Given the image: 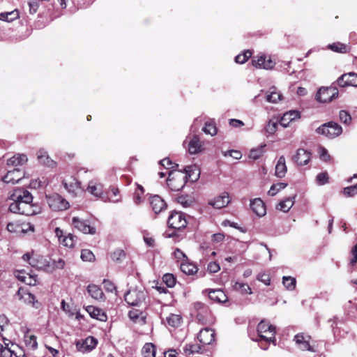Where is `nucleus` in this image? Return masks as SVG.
I'll list each match as a JSON object with an SVG mask.
<instances>
[{
    "mask_svg": "<svg viewBox=\"0 0 357 357\" xmlns=\"http://www.w3.org/2000/svg\"><path fill=\"white\" fill-rule=\"evenodd\" d=\"M125 252L122 250H116L111 255V257L114 261H119L124 258Z\"/></svg>",
    "mask_w": 357,
    "mask_h": 357,
    "instance_id": "obj_56",
    "label": "nucleus"
},
{
    "mask_svg": "<svg viewBox=\"0 0 357 357\" xmlns=\"http://www.w3.org/2000/svg\"><path fill=\"white\" fill-rule=\"evenodd\" d=\"M275 327L263 319L257 326L259 339H257L256 341L261 342L264 340L275 344Z\"/></svg>",
    "mask_w": 357,
    "mask_h": 357,
    "instance_id": "obj_2",
    "label": "nucleus"
},
{
    "mask_svg": "<svg viewBox=\"0 0 357 357\" xmlns=\"http://www.w3.org/2000/svg\"><path fill=\"white\" fill-rule=\"evenodd\" d=\"M167 180V185L173 191L181 190L187 182V176H184L182 172L169 171Z\"/></svg>",
    "mask_w": 357,
    "mask_h": 357,
    "instance_id": "obj_3",
    "label": "nucleus"
},
{
    "mask_svg": "<svg viewBox=\"0 0 357 357\" xmlns=\"http://www.w3.org/2000/svg\"><path fill=\"white\" fill-rule=\"evenodd\" d=\"M24 176L20 169H14L8 171L7 174L2 178V181L6 183L15 184L19 182Z\"/></svg>",
    "mask_w": 357,
    "mask_h": 357,
    "instance_id": "obj_16",
    "label": "nucleus"
},
{
    "mask_svg": "<svg viewBox=\"0 0 357 357\" xmlns=\"http://www.w3.org/2000/svg\"><path fill=\"white\" fill-rule=\"evenodd\" d=\"M257 279L265 284L266 285H269L271 282V278L269 275L266 273H260L257 276Z\"/></svg>",
    "mask_w": 357,
    "mask_h": 357,
    "instance_id": "obj_62",
    "label": "nucleus"
},
{
    "mask_svg": "<svg viewBox=\"0 0 357 357\" xmlns=\"http://www.w3.org/2000/svg\"><path fill=\"white\" fill-rule=\"evenodd\" d=\"M202 151V144L198 136L194 135L188 144V151L190 154H196Z\"/></svg>",
    "mask_w": 357,
    "mask_h": 357,
    "instance_id": "obj_27",
    "label": "nucleus"
},
{
    "mask_svg": "<svg viewBox=\"0 0 357 357\" xmlns=\"http://www.w3.org/2000/svg\"><path fill=\"white\" fill-rule=\"evenodd\" d=\"M146 292L138 289H132L128 291L124 296L126 302L132 306L141 305L145 300Z\"/></svg>",
    "mask_w": 357,
    "mask_h": 357,
    "instance_id": "obj_5",
    "label": "nucleus"
},
{
    "mask_svg": "<svg viewBox=\"0 0 357 357\" xmlns=\"http://www.w3.org/2000/svg\"><path fill=\"white\" fill-rule=\"evenodd\" d=\"M311 337L304 333H298L294 336V340L298 347L302 351H310L314 352L313 347L310 345V340Z\"/></svg>",
    "mask_w": 357,
    "mask_h": 357,
    "instance_id": "obj_10",
    "label": "nucleus"
},
{
    "mask_svg": "<svg viewBox=\"0 0 357 357\" xmlns=\"http://www.w3.org/2000/svg\"><path fill=\"white\" fill-rule=\"evenodd\" d=\"M294 197L287 198L282 201H281L276 206V208L280 211L287 213L288 212L291 207L294 206Z\"/></svg>",
    "mask_w": 357,
    "mask_h": 357,
    "instance_id": "obj_31",
    "label": "nucleus"
},
{
    "mask_svg": "<svg viewBox=\"0 0 357 357\" xmlns=\"http://www.w3.org/2000/svg\"><path fill=\"white\" fill-rule=\"evenodd\" d=\"M178 203L181 204L183 207L190 206L191 201L188 199L186 197L181 196L177 198Z\"/></svg>",
    "mask_w": 357,
    "mask_h": 357,
    "instance_id": "obj_63",
    "label": "nucleus"
},
{
    "mask_svg": "<svg viewBox=\"0 0 357 357\" xmlns=\"http://www.w3.org/2000/svg\"><path fill=\"white\" fill-rule=\"evenodd\" d=\"M187 223L185 215L181 212H172L167 220L168 226L176 230L185 228Z\"/></svg>",
    "mask_w": 357,
    "mask_h": 357,
    "instance_id": "obj_7",
    "label": "nucleus"
},
{
    "mask_svg": "<svg viewBox=\"0 0 357 357\" xmlns=\"http://www.w3.org/2000/svg\"><path fill=\"white\" fill-rule=\"evenodd\" d=\"M310 153L303 149H298L294 156V160L298 165H305L310 160Z\"/></svg>",
    "mask_w": 357,
    "mask_h": 357,
    "instance_id": "obj_20",
    "label": "nucleus"
},
{
    "mask_svg": "<svg viewBox=\"0 0 357 357\" xmlns=\"http://www.w3.org/2000/svg\"><path fill=\"white\" fill-rule=\"evenodd\" d=\"M27 161V157L24 154H17L9 158L7 165L9 166L21 165Z\"/></svg>",
    "mask_w": 357,
    "mask_h": 357,
    "instance_id": "obj_32",
    "label": "nucleus"
},
{
    "mask_svg": "<svg viewBox=\"0 0 357 357\" xmlns=\"http://www.w3.org/2000/svg\"><path fill=\"white\" fill-rule=\"evenodd\" d=\"M18 298L24 303L31 305L34 308L38 309L40 303L36 300L35 296L30 292L26 291L22 288H20L16 294Z\"/></svg>",
    "mask_w": 357,
    "mask_h": 357,
    "instance_id": "obj_11",
    "label": "nucleus"
},
{
    "mask_svg": "<svg viewBox=\"0 0 357 357\" xmlns=\"http://www.w3.org/2000/svg\"><path fill=\"white\" fill-rule=\"evenodd\" d=\"M180 268L181 271L186 275H194L198 270L195 264L188 261H182Z\"/></svg>",
    "mask_w": 357,
    "mask_h": 357,
    "instance_id": "obj_33",
    "label": "nucleus"
},
{
    "mask_svg": "<svg viewBox=\"0 0 357 357\" xmlns=\"http://www.w3.org/2000/svg\"><path fill=\"white\" fill-rule=\"evenodd\" d=\"M287 172V166L285 158L283 155L280 156L275 166V175L279 178L284 176Z\"/></svg>",
    "mask_w": 357,
    "mask_h": 357,
    "instance_id": "obj_30",
    "label": "nucleus"
},
{
    "mask_svg": "<svg viewBox=\"0 0 357 357\" xmlns=\"http://www.w3.org/2000/svg\"><path fill=\"white\" fill-rule=\"evenodd\" d=\"M144 193V189L142 186L138 185H137V190L135 191L134 195V202L135 204H139L142 202V197L141 196Z\"/></svg>",
    "mask_w": 357,
    "mask_h": 357,
    "instance_id": "obj_52",
    "label": "nucleus"
},
{
    "mask_svg": "<svg viewBox=\"0 0 357 357\" xmlns=\"http://www.w3.org/2000/svg\"><path fill=\"white\" fill-rule=\"evenodd\" d=\"M343 193L347 197H353L356 195L357 194V183L356 185L344 188Z\"/></svg>",
    "mask_w": 357,
    "mask_h": 357,
    "instance_id": "obj_48",
    "label": "nucleus"
},
{
    "mask_svg": "<svg viewBox=\"0 0 357 357\" xmlns=\"http://www.w3.org/2000/svg\"><path fill=\"white\" fill-rule=\"evenodd\" d=\"M24 261H27L31 266L38 268L36 259L30 253H26L22 256Z\"/></svg>",
    "mask_w": 357,
    "mask_h": 357,
    "instance_id": "obj_53",
    "label": "nucleus"
},
{
    "mask_svg": "<svg viewBox=\"0 0 357 357\" xmlns=\"http://www.w3.org/2000/svg\"><path fill=\"white\" fill-rule=\"evenodd\" d=\"M185 175L187 176V180H190L192 182L197 181L200 175V171L197 166L196 165H190L187 166L185 169Z\"/></svg>",
    "mask_w": 357,
    "mask_h": 357,
    "instance_id": "obj_25",
    "label": "nucleus"
},
{
    "mask_svg": "<svg viewBox=\"0 0 357 357\" xmlns=\"http://www.w3.org/2000/svg\"><path fill=\"white\" fill-rule=\"evenodd\" d=\"M281 98L282 94L275 86H273L269 89V93L266 96V100L269 102L276 103L281 100Z\"/></svg>",
    "mask_w": 357,
    "mask_h": 357,
    "instance_id": "obj_35",
    "label": "nucleus"
},
{
    "mask_svg": "<svg viewBox=\"0 0 357 357\" xmlns=\"http://www.w3.org/2000/svg\"><path fill=\"white\" fill-rule=\"evenodd\" d=\"M72 225L74 228L84 234H94L96 232V228L93 226H91L87 220H83L78 217L73 218Z\"/></svg>",
    "mask_w": 357,
    "mask_h": 357,
    "instance_id": "obj_9",
    "label": "nucleus"
},
{
    "mask_svg": "<svg viewBox=\"0 0 357 357\" xmlns=\"http://www.w3.org/2000/svg\"><path fill=\"white\" fill-rule=\"evenodd\" d=\"M328 175L326 172H321L317 174L316 181L320 185H324L328 183Z\"/></svg>",
    "mask_w": 357,
    "mask_h": 357,
    "instance_id": "obj_49",
    "label": "nucleus"
},
{
    "mask_svg": "<svg viewBox=\"0 0 357 357\" xmlns=\"http://www.w3.org/2000/svg\"><path fill=\"white\" fill-rule=\"evenodd\" d=\"M287 185V183L282 182L275 183L271 185L268 193L270 196H275L280 190L285 188Z\"/></svg>",
    "mask_w": 357,
    "mask_h": 357,
    "instance_id": "obj_44",
    "label": "nucleus"
},
{
    "mask_svg": "<svg viewBox=\"0 0 357 357\" xmlns=\"http://www.w3.org/2000/svg\"><path fill=\"white\" fill-rule=\"evenodd\" d=\"M55 234L58 237L60 243L66 247L73 248L77 241V237L71 234L67 236L64 235V232L59 227L55 229Z\"/></svg>",
    "mask_w": 357,
    "mask_h": 357,
    "instance_id": "obj_14",
    "label": "nucleus"
},
{
    "mask_svg": "<svg viewBox=\"0 0 357 357\" xmlns=\"http://www.w3.org/2000/svg\"><path fill=\"white\" fill-rule=\"evenodd\" d=\"M97 340L93 337L89 336L84 340L77 341L76 348L77 351L82 353H87L93 350L97 345Z\"/></svg>",
    "mask_w": 357,
    "mask_h": 357,
    "instance_id": "obj_12",
    "label": "nucleus"
},
{
    "mask_svg": "<svg viewBox=\"0 0 357 357\" xmlns=\"http://www.w3.org/2000/svg\"><path fill=\"white\" fill-rule=\"evenodd\" d=\"M296 279L290 276H284L282 278V283L288 290H294L296 287Z\"/></svg>",
    "mask_w": 357,
    "mask_h": 357,
    "instance_id": "obj_43",
    "label": "nucleus"
},
{
    "mask_svg": "<svg viewBox=\"0 0 357 357\" xmlns=\"http://www.w3.org/2000/svg\"><path fill=\"white\" fill-rule=\"evenodd\" d=\"M202 130L205 134L210 135L211 136L215 135L218 131L215 123L213 121L206 122Z\"/></svg>",
    "mask_w": 357,
    "mask_h": 357,
    "instance_id": "obj_39",
    "label": "nucleus"
},
{
    "mask_svg": "<svg viewBox=\"0 0 357 357\" xmlns=\"http://www.w3.org/2000/svg\"><path fill=\"white\" fill-rule=\"evenodd\" d=\"M317 133L322 135L328 138L333 139L340 135L342 132V127L335 122L330 121L324 123L317 128Z\"/></svg>",
    "mask_w": 357,
    "mask_h": 357,
    "instance_id": "obj_4",
    "label": "nucleus"
},
{
    "mask_svg": "<svg viewBox=\"0 0 357 357\" xmlns=\"http://www.w3.org/2000/svg\"><path fill=\"white\" fill-rule=\"evenodd\" d=\"M252 63L255 67L266 70L272 69L275 65V63L271 59H266L264 56L254 57Z\"/></svg>",
    "mask_w": 357,
    "mask_h": 357,
    "instance_id": "obj_17",
    "label": "nucleus"
},
{
    "mask_svg": "<svg viewBox=\"0 0 357 357\" xmlns=\"http://www.w3.org/2000/svg\"><path fill=\"white\" fill-rule=\"evenodd\" d=\"M319 153L321 160H323L324 162H328L331 160V155H329L328 151L325 148H319Z\"/></svg>",
    "mask_w": 357,
    "mask_h": 357,
    "instance_id": "obj_54",
    "label": "nucleus"
},
{
    "mask_svg": "<svg viewBox=\"0 0 357 357\" xmlns=\"http://www.w3.org/2000/svg\"><path fill=\"white\" fill-rule=\"evenodd\" d=\"M81 259L85 261H93L95 260V256L90 250L84 249L81 252Z\"/></svg>",
    "mask_w": 357,
    "mask_h": 357,
    "instance_id": "obj_46",
    "label": "nucleus"
},
{
    "mask_svg": "<svg viewBox=\"0 0 357 357\" xmlns=\"http://www.w3.org/2000/svg\"><path fill=\"white\" fill-rule=\"evenodd\" d=\"M87 291L89 294L96 300H102L104 298V294L100 287L96 284H89L87 287Z\"/></svg>",
    "mask_w": 357,
    "mask_h": 357,
    "instance_id": "obj_29",
    "label": "nucleus"
},
{
    "mask_svg": "<svg viewBox=\"0 0 357 357\" xmlns=\"http://www.w3.org/2000/svg\"><path fill=\"white\" fill-rule=\"evenodd\" d=\"M229 195L228 192H223L221 195L215 197L209 202L215 208H222L227 206L230 203Z\"/></svg>",
    "mask_w": 357,
    "mask_h": 357,
    "instance_id": "obj_19",
    "label": "nucleus"
},
{
    "mask_svg": "<svg viewBox=\"0 0 357 357\" xmlns=\"http://www.w3.org/2000/svg\"><path fill=\"white\" fill-rule=\"evenodd\" d=\"M37 159L40 164L47 167H54L56 165V162L50 158L47 152L44 149H40L37 152Z\"/></svg>",
    "mask_w": 357,
    "mask_h": 357,
    "instance_id": "obj_24",
    "label": "nucleus"
},
{
    "mask_svg": "<svg viewBox=\"0 0 357 357\" xmlns=\"http://www.w3.org/2000/svg\"><path fill=\"white\" fill-rule=\"evenodd\" d=\"M338 96V91L335 87H321L316 95V100L320 102H329Z\"/></svg>",
    "mask_w": 357,
    "mask_h": 357,
    "instance_id": "obj_8",
    "label": "nucleus"
},
{
    "mask_svg": "<svg viewBox=\"0 0 357 357\" xmlns=\"http://www.w3.org/2000/svg\"><path fill=\"white\" fill-rule=\"evenodd\" d=\"M46 199L50 208L54 211H63L69 207V203L59 194L46 195Z\"/></svg>",
    "mask_w": 357,
    "mask_h": 357,
    "instance_id": "obj_6",
    "label": "nucleus"
},
{
    "mask_svg": "<svg viewBox=\"0 0 357 357\" xmlns=\"http://www.w3.org/2000/svg\"><path fill=\"white\" fill-rule=\"evenodd\" d=\"M208 297L211 300L217 303H225L227 300L226 294L221 289L208 290Z\"/></svg>",
    "mask_w": 357,
    "mask_h": 357,
    "instance_id": "obj_26",
    "label": "nucleus"
},
{
    "mask_svg": "<svg viewBox=\"0 0 357 357\" xmlns=\"http://www.w3.org/2000/svg\"><path fill=\"white\" fill-rule=\"evenodd\" d=\"M339 118L341 122L344 124H349L351 121V115L344 110H341L339 113Z\"/></svg>",
    "mask_w": 357,
    "mask_h": 357,
    "instance_id": "obj_50",
    "label": "nucleus"
},
{
    "mask_svg": "<svg viewBox=\"0 0 357 357\" xmlns=\"http://www.w3.org/2000/svg\"><path fill=\"white\" fill-rule=\"evenodd\" d=\"M9 199L13 201L9 206V211L12 213L33 215L40 212V207L33 204L32 195L25 189H15Z\"/></svg>",
    "mask_w": 357,
    "mask_h": 357,
    "instance_id": "obj_1",
    "label": "nucleus"
},
{
    "mask_svg": "<svg viewBox=\"0 0 357 357\" xmlns=\"http://www.w3.org/2000/svg\"><path fill=\"white\" fill-rule=\"evenodd\" d=\"M103 284L104 288L109 292H113L116 289L114 284L108 280H104Z\"/></svg>",
    "mask_w": 357,
    "mask_h": 357,
    "instance_id": "obj_61",
    "label": "nucleus"
},
{
    "mask_svg": "<svg viewBox=\"0 0 357 357\" xmlns=\"http://www.w3.org/2000/svg\"><path fill=\"white\" fill-rule=\"evenodd\" d=\"M220 265L215 261L210 262L207 266V270L210 273H212L218 272L220 271Z\"/></svg>",
    "mask_w": 357,
    "mask_h": 357,
    "instance_id": "obj_60",
    "label": "nucleus"
},
{
    "mask_svg": "<svg viewBox=\"0 0 357 357\" xmlns=\"http://www.w3.org/2000/svg\"><path fill=\"white\" fill-rule=\"evenodd\" d=\"M19 17V12L17 10H14L10 12H4L0 13V20L8 22H13Z\"/></svg>",
    "mask_w": 357,
    "mask_h": 357,
    "instance_id": "obj_36",
    "label": "nucleus"
},
{
    "mask_svg": "<svg viewBox=\"0 0 357 357\" xmlns=\"http://www.w3.org/2000/svg\"><path fill=\"white\" fill-rule=\"evenodd\" d=\"M328 48L333 52L339 53H346L347 52L348 50L347 46L346 45L339 42L328 45Z\"/></svg>",
    "mask_w": 357,
    "mask_h": 357,
    "instance_id": "obj_42",
    "label": "nucleus"
},
{
    "mask_svg": "<svg viewBox=\"0 0 357 357\" xmlns=\"http://www.w3.org/2000/svg\"><path fill=\"white\" fill-rule=\"evenodd\" d=\"M160 164L167 169H174L178 166V165H174L172 162L168 158H165L160 160Z\"/></svg>",
    "mask_w": 357,
    "mask_h": 357,
    "instance_id": "obj_55",
    "label": "nucleus"
},
{
    "mask_svg": "<svg viewBox=\"0 0 357 357\" xmlns=\"http://www.w3.org/2000/svg\"><path fill=\"white\" fill-rule=\"evenodd\" d=\"M87 190L93 196L101 198L102 195V185L100 183H98L95 181H90L89 183Z\"/></svg>",
    "mask_w": 357,
    "mask_h": 357,
    "instance_id": "obj_28",
    "label": "nucleus"
},
{
    "mask_svg": "<svg viewBox=\"0 0 357 357\" xmlns=\"http://www.w3.org/2000/svg\"><path fill=\"white\" fill-rule=\"evenodd\" d=\"M250 207L252 211L258 216L262 217L266 215V206L263 201L259 198L251 200Z\"/></svg>",
    "mask_w": 357,
    "mask_h": 357,
    "instance_id": "obj_21",
    "label": "nucleus"
},
{
    "mask_svg": "<svg viewBox=\"0 0 357 357\" xmlns=\"http://www.w3.org/2000/svg\"><path fill=\"white\" fill-rule=\"evenodd\" d=\"M181 317L175 314H172L166 318L168 325L172 327H178L181 324Z\"/></svg>",
    "mask_w": 357,
    "mask_h": 357,
    "instance_id": "obj_41",
    "label": "nucleus"
},
{
    "mask_svg": "<svg viewBox=\"0 0 357 357\" xmlns=\"http://www.w3.org/2000/svg\"><path fill=\"white\" fill-rule=\"evenodd\" d=\"M225 156H231L235 159H240L242 157V154L239 151L230 150L223 153Z\"/></svg>",
    "mask_w": 357,
    "mask_h": 357,
    "instance_id": "obj_59",
    "label": "nucleus"
},
{
    "mask_svg": "<svg viewBox=\"0 0 357 357\" xmlns=\"http://www.w3.org/2000/svg\"><path fill=\"white\" fill-rule=\"evenodd\" d=\"M215 335L212 328H205L199 331L197 338L203 345H208L215 341Z\"/></svg>",
    "mask_w": 357,
    "mask_h": 357,
    "instance_id": "obj_15",
    "label": "nucleus"
},
{
    "mask_svg": "<svg viewBox=\"0 0 357 357\" xmlns=\"http://www.w3.org/2000/svg\"><path fill=\"white\" fill-rule=\"evenodd\" d=\"M52 265L53 268L63 269L65 266V261L62 259H59L58 260H54Z\"/></svg>",
    "mask_w": 357,
    "mask_h": 357,
    "instance_id": "obj_64",
    "label": "nucleus"
},
{
    "mask_svg": "<svg viewBox=\"0 0 357 357\" xmlns=\"http://www.w3.org/2000/svg\"><path fill=\"white\" fill-rule=\"evenodd\" d=\"M64 187L66 190H68L69 192H75L76 190L79 189L80 187V183L75 181V183H68L67 182L63 183Z\"/></svg>",
    "mask_w": 357,
    "mask_h": 357,
    "instance_id": "obj_51",
    "label": "nucleus"
},
{
    "mask_svg": "<svg viewBox=\"0 0 357 357\" xmlns=\"http://www.w3.org/2000/svg\"><path fill=\"white\" fill-rule=\"evenodd\" d=\"M183 349L185 355L189 356L200 353L202 347L197 344H187L184 346Z\"/></svg>",
    "mask_w": 357,
    "mask_h": 357,
    "instance_id": "obj_34",
    "label": "nucleus"
},
{
    "mask_svg": "<svg viewBox=\"0 0 357 357\" xmlns=\"http://www.w3.org/2000/svg\"><path fill=\"white\" fill-rule=\"evenodd\" d=\"M86 310L93 319H96L101 321H106L107 319V316L105 312L100 308L89 305L86 307Z\"/></svg>",
    "mask_w": 357,
    "mask_h": 357,
    "instance_id": "obj_23",
    "label": "nucleus"
},
{
    "mask_svg": "<svg viewBox=\"0 0 357 357\" xmlns=\"http://www.w3.org/2000/svg\"><path fill=\"white\" fill-rule=\"evenodd\" d=\"M25 343L26 346L31 347L32 349H36L38 347L36 337L33 335L26 336Z\"/></svg>",
    "mask_w": 357,
    "mask_h": 357,
    "instance_id": "obj_47",
    "label": "nucleus"
},
{
    "mask_svg": "<svg viewBox=\"0 0 357 357\" xmlns=\"http://www.w3.org/2000/svg\"><path fill=\"white\" fill-rule=\"evenodd\" d=\"M162 281L168 287H173L176 284V278L171 273H166L162 277Z\"/></svg>",
    "mask_w": 357,
    "mask_h": 357,
    "instance_id": "obj_45",
    "label": "nucleus"
},
{
    "mask_svg": "<svg viewBox=\"0 0 357 357\" xmlns=\"http://www.w3.org/2000/svg\"><path fill=\"white\" fill-rule=\"evenodd\" d=\"M143 357H155V349L152 343H146L142 348Z\"/></svg>",
    "mask_w": 357,
    "mask_h": 357,
    "instance_id": "obj_40",
    "label": "nucleus"
},
{
    "mask_svg": "<svg viewBox=\"0 0 357 357\" xmlns=\"http://www.w3.org/2000/svg\"><path fill=\"white\" fill-rule=\"evenodd\" d=\"M278 123L272 121H269L267 123L265 130L269 134H273L277 130Z\"/></svg>",
    "mask_w": 357,
    "mask_h": 357,
    "instance_id": "obj_58",
    "label": "nucleus"
},
{
    "mask_svg": "<svg viewBox=\"0 0 357 357\" xmlns=\"http://www.w3.org/2000/svg\"><path fill=\"white\" fill-rule=\"evenodd\" d=\"M234 289L243 294H251L252 290L250 286L244 282H236L233 285Z\"/></svg>",
    "mask_w": 357,
    "mask_h": 357,
    "instance_id": "obj_38",
    "label": "nucleus"
},
{
    "mask_svg": "<svg viewBox=\"0 0 357 357\" xmlns=\"http://www.w3.org/2000/svg\"><path fill=\"white\" fill-rule=\"evenodd\" d=\"M300 112L296 110H291L284 114V115L282 116L280 124L283 126L284 128H286L289 126V124L300 118Z\"/></svg>",
    "mask_w": 357,
    "mask_h": 357,
    "instance_id": "obj_22",
    "label": "nucleus"
},
{
    "mask_svg": "<svg viewBox=\"0 0 357 357\" xmlns=\"http://www.w3.org/2000/svg\"><path fill=\"white\" fill-rule=\"evenodd\" d=\"M150 204L155 214L162 212L167 206L165 202L158 195L151 197Z\"/></svg>",
    "mask_w": 357,
    "mask_h": 357,
    "instance_id": "obj_18",
    "label": "nucleus"
},
{
    "mask_svg": "<svg viewBox=\"0 0 357 357\" xmlns=\"http://www.w3.org/2000/svg\"><path fill=\"white\" fill-rule=\"evenodd\" d=\"M340 87L357 86V74L353 72L342 75L337 80Z\"/></svg>",
    "mask_w": 357,
    "mask_h": 357,
    "instance_id": "obj_13",
    "label": "nucleus"
},
{
    "mask_svg": "<svg viewBox=\"0 0 357 357\" xmlns=\"http://www.w3.org/2000/svg\"><path fill=\"white\" fill-rule=\"evenodd\" d=\"M14 354V351H12L7 347L1 346L0 349V356L1 357H12Z\"/></svg>",
    "mask_w": 357,
    "mask_h": 357,
    "instance_id": "obj_57",
    "label": "nucleus"
},
{
    "mask_svg": "<svg viewBox=\"0 0 357 357\" xmlns=\"http://www.w3.org/2000/svg\"><path fill=\"white\" fill-rule=\"evenodd\" d=\"M266 144L260 145L256 148L252 149L249 153V158L254 160L260 158L264 153V147Z\"/></svg>",
    "mask_w": 357,
    "mask_h": 357,
    "instance_id": "obj_37",
    "label": "nucleus"
}]
</instances>
